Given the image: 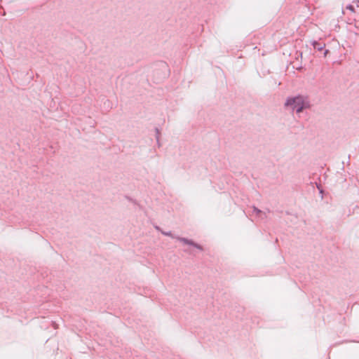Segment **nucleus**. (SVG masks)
Returning a JSON list of instances; mask_svg holds the SVG:
<instances>
[{"label": "nucleus", "mask_w": 359, "mask_h": 359, "mask_svg": "<svg viewBox=\"0 0 359 359\" xmlns=\"http://www.w3.org/2000/svg\"><path fill=\"white\" fill-rule=\"evenodd\" d=\"M346 8L348 9L349 11H351L352 13H355V8H354L353 6L349 5L346 7Z\"/></svg>", "instance_id": "nucleus-3"}, {"label": "nucleus", "mask_w": 359, "mask_h": 359, "mask_svg": "<svg viewBox=\"0 0 359 359\" xmlns=\"http://www.w3.org/2000/svg\"><path fill=\"white\" fill-rule=\"evenodd\" d=\"M178 240L185 244L192 245L195 246L196 248H197L198 249L202 250V248L200 245L194 243L191 241H189V240H187L186 238H179Z\"/></svg>", "instance_id": "nucleus-1"}, {"label": "nucleus", "mask_w": 359, "mask_h": 359, "mask_svg": "<svg viewBox=\"0 0 359 359\" xmlns=\"http://www.w3.org/2000/svg\"><path fill=\"white\" fill-rule=\"evenodd\" d=\"M300 101H301V98H299V97L290 99L286 102V105H293L295 103H298L299 104L300 102Z\"/></svg>", "instance_id": "nucleus-2"}, {"label": "nucleus", "mask_w": 359, "mask_h": 359, "mask_svg": "<svg viewBox=\"0 0 359 359\" xmlns=\"http://www.w3.org/2000/svg\"><path fill=\"white\" fill-rule=\"evenodd\" d=\"M302 109H303V107H299V108L297 109V113L301 112V111H302Z\"/></svg>", "instance_id": "nucleus-4"}]
</instances>
